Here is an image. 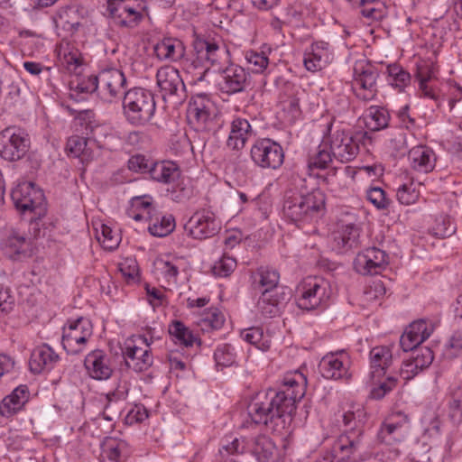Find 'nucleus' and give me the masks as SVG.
Instances as JSON below:
<instances>
[{
  "label": "nucleus",
  "mask_w": 462,
  "mask_h": 462,
  "mask_svg": "<svg viewBox=\"0 0 462 462\" xmlns=\"http://www.w3.org/2000/svg\"><path fill=\"white\" fill-rule=\"evenodd\" d=\"M30 139L21 128L7 127L0 133V156L8 162L22 159L28 152Z\"/></svg>",
  "instance_id": "nucleus-6"
},
{
  "label": "nucleus",
  "mask_w": 462,
  "mask_h": 462,
  "mask_svg": "<svg viewBox=\"0 0 462 462\" xmlns=\"http://www.w3.org/2000/svg\"><path fill=\"white\" fill-rule=\"evenodd\" d=\"M194 51L197 61L207 67L206 70L209 67H217L220 71L228 60V51L225 47L207 40L197 39L194 42Z\"/></svg>",
  "instance_id": "nucleus-18"
},
{
  "label": "nucleus",
  "mask_w": 462,
  "mask_h": 462,
  "mask_svg": "<svg viewBox=\"0 0 462 462\" xmlns=\"http://www.w3.org/2000/svg\"><path fill=\"white\" fill-rule=\"evenodd\" d=\"M390 119L388 111L381 106H370L365 116V123L371 131H379L387 127Z\"/></svg>",
  "instance_id": "nucleus-42"
},
{
  "label": "nucleus",
  "mask_w": 462,
  "mask_h": 462,
  "mask_svg": "<svg viewBox=\"0 0 462 462\" xmlns=\"http://www.w3.org/2000/svg\"><path fill=\"white\" fill-rule=\"evenodd\" d=\"M129 455L130 448L125 440L107 437L101 444V457L111 462H124Z\"/></svg>",
  "instance_id": "nucleus-34"
},
{
  "label": "nucleus",
  "mask_w": 462,
  "mask_h": 462,
  "mask_svg": "<svg viewBox=\"0 0 462 462\" xmlns=\"http://www.w3.org/2000/svg\"><path fill=\"white\" fill-rule=\"evenodd\" d=\"M409 429L408 416L402 411L393 412L382 423L378 431V439L387 445L398 443L405 439Z\"/></svg>",
  "instance_id": "nucleus-16"
},
{
  "label": "nucleus",
  "mask_w": 462,
  "mask_h": 462,
  "mask_svg": "<svg viewBox=\"0 0 462 462\" xmlns=\"http://www.w3.org/2000/svg\"><path fill=\"white\" fill-rule=\"evenodd\" d=\"M156 83L163 98L166 96H179L185 88L179 70L171 66H163L157 70Z\"/></svg>",
  "instance_id": "nucleus-23"
},
{
  "label": "nucleus",
  "mask_w": 462,
  "mask_h": 462,
  "mask_svg": "<svg viewBox=\"0 0 462 462\" xmlns=\"http://www.w3.org/2000/svg\"><path fill=\"white\" fill-rule=\"evenodd\" d=\"M212 104L203 95L192 97L187 109V119L191 127L197 132H208L212 128Z\"/></svg>",
  "instance_id": "nucleus-17"
},
{
  "label": "nucleus",
  "mask_w": 462,
  "mask_h": 462,
  "mask_svg": "<svg viewBox=\"0 0 462 462\" xmlns=\"http://www.w3.org/2000/svg\"><path fill=\"white\" fill-rule=\"evenodd\" d=\"M97 75H89L83 78H77L70 81V88L78 93L90 94L97 92L99 97V85L97 82Z\"/></svg>",
  "instance_id": "nucleus-48"
},
{
  "label": "nucleus",
  "mask_w": 462,
  "mask_h": 462,
  "mask_svg": "<svg viewBox=\"0 0 462 462\" xmlns=\"http://www.w3.org/2000/svg\"><path fill=\"white\" fill-rule=\"evenodd\" d=\"M328 244L337 254H346L360 245L359 233H329Z\"/></svg>",
  "instance_id": "nucleus-35"
},
{
  "label": "nucleus",
  "mask_w": 462,
  "mask_h": 462,
  "mask_svg": "<svg viewBox=\"0 0 462 462\" xmlns=\"http://www.w3.org/2000/svg\"><path fill=\"white\" fill-rule=\"evenodd\" d=\"M408 160L412 170L420 173H429L436 166L437 156L433 149L427 145H417L408 152Z\"/></svg>",
  "instance_id": "nucleus-25"
},
{
  "label": "nucleus",
  "mask_w": 462,
  "mask_h": 462,
  "mask_svg": "<svg viewBox=\"0 0 462 462\" xmlns=\"http://www.w3.org/2000/svg\"><path fill=\"white\" fill-rule=\"evenodd\" d=\"M333 159L334 155L332 154L330 146L328 145V143L324 136L316 151L310 154L308 165L310 169L324 170L329 166Z\"/></svg>",
  "instance_id": "nucleus-39"
},
{
  "label": "nucleus",
  "mask_w": 462,
  "mask_h": 462,
  "mask_svg": "<svg viewBox=\"0 0 462 462\" xmlns=\"http://www.w3.org/2000/svg\"><path fill=\"white\" fill-rule=\"evenodd\" d=\"M184 228L186 231H215L220 229V226L213 213L200 211L190 217Z\"/></svg>",
  "instance_id": "nucleus-38"
},
{
  "label": "nucleus",
  "mask_w": 462,
  "mask_h": 462,
  "mask_svg": "<svg viewBox=\"0 0 462 462\" xmlns=\"http://www.w3.org/2000/svg\"><path fill=\"white\" fill-rule=\"evenodd\" d=\"M385 293L386 289L383 281L374 280L371 283L365 286L363 293V301L367 305H371L381 300Z\"/></svg>",
  "instance_id": "nucleus-50"
},
{
  "label": "nucleus",
  "mask_w": 462,
  "mask_h": 462,
  "mask_svg": "<svg viewBox=\"0 0 462 462\" xmlns=\"http://www.w3.org/2000/svg\"><path fill=\"white\" fill-rule=\"evenodd\" d=\"M92 336V325L88 319L79 318L69 321L63 328L62 346L67 353L75 355L81 352Z\"/></svg>",
  "instance_id": "nucleus-12"
},
{
  "label": "nucleus",
  "mask_w": 462,
  "mask_h": 462,
  "mask_svg": "<svg viewBox=\"0 0 462 462\" xmlns=\"http://www.w3.org/2000/svg\"><path fill=\"white\" fill-rule=\"evenodd\" d=\"M201 322L211 328L218 329L225 322V316L217 308H210L203 313Z\"/></svg>",
  "instance_id": "nucleus-58"
},
{
  "label": "nucleus",
  "mask_w": 462,
  "mask_h": 462,
  "mask_svg": "<svg viewBox=\"0 0 462 462\" xmlns=\"http://www.w3.org/2000/svg\"><path fill=\"white\" fill-rule=\"evenodd\" d=\"M289 295L285 289L261 291L257 309L265 317L275 316L279 313L281 306L289 299Z\"/></svg>",
  "instance_id": "nucleus-26"
},
{
  "label": "nucleus",
  "mask_w": 462,
  "mask_h": 462,
  "mask_svg": "<svg viewBox=\"0 0 462 462\" xmlns=\"http://www.w3.org/2000/svg\"><path fill=\"white\" fill-rule=\"evenodd\" d=\"M145 223H148L147 231H156L158 228L174 231L176 227L175 218L172 215H163L155 210Z\"/></svg>",
  "instance_id": "nucleus-46"
},
{
  "label": "nucleus",
  "mask_w": 462,
  "mask_h": 462,
  "mask_svg": "<svg viewBox=\"0 0 462 462\" xmlns=\"http://www.w3.org/2000/svg\"><path fill=\"white\" fill-rule=\"evenodd\" d=\"M96 142L88 140L86 137L79 135H72L68 139L67 150L69 152L79 158L82 162H90L96 157Z\"/></svg>",
  "instance_id": "nucleus-33"
},
{
  "label": "nucleus",
  "mask_w": 462,
  "mask_h": 462,
  "mask_svg": "<svg viewBox=\"0 0 462 462\" xmlns=\"http://www.w3.org/2000/svg\"><path fill=\"white\" fill-rule=\"evenodd\" d=\"M330 294L327 281L320 277H307L297 287L296 302L300 309L311 310L325 306Z\"/></svg>",
  "instance_id": "nucleus-4"
},
{
  "label": "nucleus",
  "mask_w": 462,
  "mask_h": 462,
  "mask_svg": "<svg viewBox=\"0 0 462 462\" xmlns=\"http://www.w3.org/2000/svg\"><path fill=\"white\" fill-rule=\"evenodd\" d=\"M378 69L370 62L358 60L354 67V89L364 101L373 100L377 94Z\"/></svg>",
  "instance_id": "nucleus-8"
},
{
  "label": "nucleus",
  "mask_w": 462,
  "mask_h": 462,
  "mask_svg": "<svg viewBox=\"0 0 462 462\" xmlns=\"http://www.w3.org/2000/svg\"><path fill=\"white\" fill-rule=\"evenodd\" d=\"M250 155L253 162L263 169H278L284 160L282 147L268 138L256 141L251 148Z\"/></svg>",
  "instance_id": "nucleus-13"
},
{
  "label": "nucleus",
  "mask_w": 462,
  "mask_h": 462,
  "mask_svg": "<svg viewBox=\"0 0 462 462\" xmlns=\"http://www.w3.org/2000/svg\"><path fill=\"white\" fill-rule=\"evenodd\" d=\"M153 161L146 158L144 155L136 154L128 161V169L134 172L150 174Z\"/></svg>",
  "instance_id": "nucleus-60"
},
{
  "label": "nucleus",
  "mask_w": 462,
  "mask_h": 462,
  "mask_svg": "<svg viewBox=\"0 0 462 462\" xmlns=\"http://www.w3.org/2000/svg\"><path fill=\"white\" fill-rule=\"evenodd\" d=\"M370 369L373 378L384 375L393 364V346H377L369 353Z\"/></svg>",
  "instance_id": "nucleus-30"
},
{
  "label": "nucleus",
  "mask_w": 462,
  "mask_h": 462,
  "mask_svg": "<svg viewBox=\"0 0 462 462\" xmlns=\"http://www.w3.org/2000/svg\"><path fill=\"white\" fill-rule=\"evenodd\" d=\"M156 103L152 92L142 88H134L125 93L123 113L125 120L134 126H143L153 117Z\"/></svg>",
  "instance_id": "nucleus-2"
},
{
  "label": "nucleus",
  "mask_w": 462,
  "mask_h": 462,
  "mask_svg": "<svg viewBox=\"0 0 462 462\" xmlns=\"http://www.w3.org/2000/svg\"><path fill=\"white\" fill-rule=\"evenodd\" d=\"M247 451L259 462H274L277 448L274 442L265 435H259L246 441Z\"/></svg>",
  "instance_id": "nucleus-29"
},
{
  "label": "nucleus",
  "mask_w": 462,
  "mask_h": 462,
  "mask_svg": "<svg viewBox=\"0 0 462 462\" xmlns=\"http://www.w3.org/2000/svg\"><path fill=\"white\" fill-rule=\"evenodd\" d=\"M360 6L362 15L372 21L380 20L385 14L384 7L378 0L363 3Z\"/></svg>",
  "instance_id": "nucleus-55"
},
{
  "label": "nucleus",
  "mask_w": 462,
  "mask_h": 462,
  "mask_svg": "<svg viewBox=\"0 0 462 462\" xmlns=\"http://www.w3.org/2000/svg\"><path fill=\"white\" fill-rule=\"evenodd\" d=\"M352 360L348 352L339 350L325 355L319 364L321 375L331 380H349Z\"/></svg>",
  "instance_id": "nucleus-11"
},
{
  "label": "nucleus",
  "mask_w": 462,
  "mask_h": 462,
  "mask_svg": "<svg viewBox=\"0 0 462 462\" xmlns=\"http://www.w3.org/2000/svg\"><path fill=\"white\" fill-rule=\"evenodd\" d=\"M412 351L411 358L418 364L419 368L422 371L428 368L434 359L433 352L429 347L415 348Z\"/></svg>",
  "instance_id": "nucleus-59"
},
{
  "label": "nucleus",
  "mask_w": 462,
  "mask_h": 462,
  "mask_svg": "<svg viewBox=\"0 0 462 462\" xmlns=\"http://www.w3.org/2000/svg\"><path fill=\"white\" fill-rule=\"evenodd\" d=\"M236 268V260L233 257L224 254L218 261L214 263L212 272L216 276L227 277L235 271Z\"/></svg>",
  "instance_id": "nucleus-54"
},
{
  "label": "nucleus",
  "mask_w": 462,
  "mask_h": 462,
  "mask_svg": "<svg viewBox=\"0 0 462 462\" xmlns=\"http://www.w3.org/2000/svg\"><path fill=\"white\" fill-rule=\"evenodd\" d=\"M29 400V392L26 385L16 387L9 395L5 396L0 404V413L4 417H11L22 410Z\"/></svg>",
  "instance_id": "nucleus-32"
},
{
  "label": "nucleus",
  "mask_w": 462,
  "mask_h": 462,
  "mask_svg": "<svg viewBox=\"0 0 462 462\" xmlns=\"http://www.w3.org/2000/svg\"><path fill=\"white\" fill-rule=\"evenodd\" d=\"M253 135V129L247 119L235 117L230 123L226 146L232 151H241Z\"/></svg>",
  "instance_id": "nucleus-27"
},
{
  "label": "nucleus",
  "mask_w": 462,
  "mask_h": 462,
  "mask_svg": "<svg viewBox=\"0 0 462 462\" xmlns=\"http://www.w3.org/2000/svg\"><path fill=\"white\" fill-rule=\"evenodd\" d=\"M95 238L105 250L108 251L116 249L122 241L121 233H95Z\"/></svg>",
  "instance_id": "nucleus-57"
},
{
  "label": "nucleus",
  "mask_w": 462,
  "mask_h": 462,
  "mask_svg": "<svg viewBox=\"0 0 462 462\" xmlns=\"http://www.w3.org/2000/svg\"><path fill=\"white\" fill-rule=\"evenodd\" d=\"M61 63L68 72L78 74V69L80 68L82 61L79 54L75 51L65 53L61 59Z\"/></svg>",
  "instance_id": "nucleus-63"
},
{
  "label": "nucleus",
  "mask_w": 462,
  "mask_h": 462,
  "mask_svg": "<svg viewBox=\"0 0 462 462\" xmlns=\"http://www.w3.org/2000/svg\"><path fill=\"white\" fill-rule=\"evenodd\" d=\"M279 280V273L269 267L258 268L254 275L255 287L260 291L282 289L278 287Z\"/></svg>",
  "instance_id": "nucleus-40"
},
{
  "label": "nucleus",
  "mask_w": 462,
  "mask_h": 462,
  "mask_svg": "<svg viewBox=\"0 0 462 462\" xmlns=\"http://www.w3.org/2000/svg\"><path fill=\"white\" fill-rule=\"evenodd\" d=\"M396 197L400 203L411 205L418 199L419 192L412 187V184H403L397 189Z\"/></svg>",
  "instance_id": "nucleus-62"
},
{
  "label": "nucleus",
  "mask_w": 462,
  "mask_h": 462,
  "mask_svg": "<svg viewBox=\"0 0 462 462\" xmlns=\"http://www.w3.org/2000/svg\"><path fill=\"white\" fill-rule=\"evenodd\" d=\"M154 273L159 280H163L169 285L176 283L179 268L171 261L157 257L153 263Z\"/></svg>",
  "instance_id": "nucleus-41"
},
{
  "label": "nucleus",
  "mask_w": 462,
  "mask_h": 462,
  "mask_svg": "<svg viewBox=\"0 0 462 462\" xmlns=\"http://www.w3.org/2000/svg\"><path fill=\"white\" fill-rule=\"evenodd\" d=\"M169 333L176 343L187 347L193 346L198 341L192 331L179 320L171 323Z\"/></svg>",
  "instance_id": "nucleus-43"
},
{
  "label": "nucleus",
  "mask_w": 462,
  "mask_h": 462,
  "mask_svg": "<svg viewBox=\"0 0 462 462\" xmlns=\"http://www.w3.org/2000/svg\"><path fill=\"white\" fill-rule=\"evenodd\" d=\"M156 57L162 61L176 62L185 54L183 42L176 38H164L154 46Z\"/></svg>",
  "instance_id": "nucleus-31"
},
{
  "label": "nucleus",
  "mask_w": 462,
  "mask_h": 462,
  "mask_svg": "<svg viewBox=\"0 0 462 462\" xmlns=\"http://www.w3.org/2000/svg\"><path fill=\"white\" fill-rule=\"evenodd\" d=\"M245 60L249 69L254 73H263L269 64V59L263 52L248 51L245 52Z\"/></svg>",
  "instance_id": "nucleus-53"
},
{
  "label": "nucleus",
  "mask_w": 462,
  "mask_h": 462,
  "mask_svg": "<svg viewBox=\"0 0 462 462\" xmlns=\"http://www.w3.org/2000/svg\"><path fill=\"white\" fill-rule=\"evenodd\" d=\"M12 199L18 210L23 214H33L30 221H36L45 213L43 203L44 196L41 189H36L32 182H23L18 184L12 190Z\"/></svg>",
  "instance_id": "nucleus-5"
},
{
  "label": "nucleus",
  "mask_w": 462,
  "mask_h": 462,
  "mask_svg": "<svg viewBox=\"0 0 462 462\" xmlns=\"http://www.w3.org/2000/svg\"><path fill=\"white\" fill-rule=\"evenodd\" d=\"M149 176L155 181L168 184L178 179L179 168L171 161L153 162Z\"/></svg>",
  "instance_id": "nucleus-36"
},
{
  "label": "nucleus",
  "mask_w": 462,
  "mask_h": 462,
  "mask_svg": "<svg viewBox=\"0 0 462 462\" xmlns=\"http://www.w3.org/2000/svg\"><path fill=\"white\" fill-rule=\"evenodd\" d=\"M34 240L35 236L32 233H4L0 248L8 258L22 260L34 254Z\"/></svg>",
  "instance_id": "nucleus-14"
},
{
  "label": "nucleus",
  "mask_w": 462,
  "mask_h": 462,
  "mask_svg": "<svg viewBox=\"0 0 462 462\" xmlns=\"http://www.w3.org/2000/svg\"><path fill=\"white\" fill-rule=\"evenodd\" d=\"M362 445L361 432L351 431L349 434L341 435L338 439V446L341 451L354 454L360 449Z\"/></svg>",
  "instance_id": "nucleus-52"
},
{
  "label": "nucleus",
  "mask_w": 462,
  "mask_h": 462,
  "mask_svg": "<svg viewBox=\"0 0 462 462\" xmlns=\"http://www.w3.org/2000/svg\"><path fill=\"white\" fill-rule=\"evenodd\" d=\"M97 80L99 85V97L109 103L121 97L126 84L125 74L116 68L101 69Z\"/></svg>",
  "instance_id": "nucleus-15"
},
{
  "label": "nucleus",
  "mask_w": 462,
  "mask_h": 462,
  "mask_svg": "<svg viewBox=\"0 0 462 462\" xmlns=\"http://www.w3.org/2000/svg\"><path fill=\"white\" fill-rule=\"evenodd\" d=\"M84 365L88 375L95 380H106L113 374L110 357L100 349L88 353L85 357Z\"/></svg>",
  "instance_id": "nucleus-21"
},
{
  "label": "nucleus",
  "mask_w": 462,
  "mask_h": 462,
  "mask_svg": "<svg viewBox=\"0 0 462 462\" xmlns=\"http://www.w3.org/2000/svg\"><path fill=\"white\" fill-rule=\"evenodd\" d=\"M337 226L343 231H354L363 229L361 222L356 214L351 212H344L337 219Z\"/></svg>",
  "instance_id": "nucleus-61"
},
{
  "label": "nucleus",
  "mask_w": 462,
  "mask_h": 462,
  "mask_svg": "<svg viewBox=\"0 0 462 462\" xmlns=\"http://www.w3.org/2000/svg\"><path fill=\"white\" fill-rule=\"evenodd\" d=\"M222 79L218 83L222 92L226 94H236L245 89L249 74L245 69L238 65L230 64L220 70Z\"/></svg>",
  "instance_id": "nucleus-22"
},
{
  "label": "nucleus",
  "mask_w": 462,
  "mask_h": 462,
  "mask_svg": "<svg viewBox=\"0 0 462 462\" xmlns=\"http://www.w3.org/2000/svg\"><path fill=\"white\" fill-rule=\"evenodd\" d=\"M366 199L378 209H384L390 204V199L380 187H370L366 190Z\"/></svg>",
  "instance_id": "nucleus-56"
},
{
  "label": "nucleus",
  "mask_w": 462,
  "mask_h": 462,
  "mask_svg": "<svg viewBox=\"0 0 462 462\" xmlns=\"http://www.w3.org/2000/svg\"><path fill=\"white\" fill-rule=\"evenodd\" d=\"M307 378L300 371L290 372L283 378V390L258 393L247 407L248 417L254 424H263L273 432H289L296 402L306 392Z\"/></svg>",
  "instance_id": "nucleus-1"
},
{
  "label": "nucleus",
  "mask_w": 462,
  "mask_h": 462,
  "mask_svg": "<svg viewBox=\"0 0 462 462\" xmlns=\"http://www.w3.org/2000/svg\"><path fill=\"white\" fill-rule=\"evenodd\" d=\"M388 263L385 251L374 245L357 254L354 268L362 275L377 274L385 269Z\"/></svg>",
  "instance_id": "nucleus-19"
},
{
  "label": "nucleus",
  "mask_w": 462,
  "mask_h": 462,
  "mask_svg": "<svg viewBox=\"0 0 462 462\" xmlns=\"http://www.w3.org/2000/svg\"><path fill=\"white\" fill-rule=\"evenodd\" d=\"M325 204L324 194L319 190L303 193L288 190L283 203L284 216L291 222L306 221L315 212L319 211Z\"/></svg>",
  "instance_id": "nucleus-3"
},
{
  "label": "nucleus",
  "mask_w": 462,
  "mask_h": 462,
  "mask_svg": "<svg viewBox=\"0 0 462 462\" xmlns=\"http://www.w3.org/2000/svg\"><path fill=\"white\" fill-rule=\"evenodd\" d=\"M389 82L397 88L402 91L411 81L410 74L398 65H391L388 67Z\"/></svg>",
  "instance_id": "nucleus-49"
},
{
  "label": "nucleus",
  "mask_w": 462,
  "mask_h": 462,
  "mask_svg": "<svg viewBox=\"0 0 462 462\" xmlns=\"http://www.w3.org/2000/svg\"><path fill=\"white\" fill-rule=\"evenodd\" d=\"M145 291L147 300L153 309L162 306L166 302V297L161 290L146 285Z\"/></svg>",
  "instance_id": "nucleus-64"
},
{
  "label": "nucleus",
  "mask_w": 462,
  "mask_h": 462,
  "mask_svg": "<svg viewBox=\"0 0 462 462\" xmlns=\"http://www.w3.org/2000/svg\"><path fill=\"white\" fill-rule=\"evenodd\" d=\"M245 439H238L233 436H226L222 440L219 449L221 457L225 459L231 455H239L247 451Z\"/></svg>",
  "instance_id": "nucleus-45"
},
{
  "label": "nucleus",
  "mask_w": 462,
  "mask_h": 462,
  "mask_svg": "<svg viewBox=\"0 0 462 462\" xmlns=\"http://www.w3.org/2000/svg\"><path fill=\"white\" fill-rule=\"evenodd\" d=\"M118 270L127 282H136L139 280L140 270L134 257H126L118 263Z\"/></svg>",
  "instance_id": "nucleus-51"
},
{
  "label": "nucleus",
  "mask_w": 462,
  "mask_h": 462,
  "mask_svg": "<svg viewBox=\"0 0 462 462\" xmlns=\"http://www.w3.org/2000/svg\"><path fill=\"white\" fill-rule=\"evenodd\" d=\"M150 345L148 338L143 335L134 336L125 342L123 354L128 368L143 372L151 367L153 358Z\"/></svg>",
  "instance_id": "nucleus-7"
},
{
  "label": "nucleus",
  "mask_w": 462,
  "mask_h": 462,
  "mask_svg": "<svg viewBox=\"0 0 462 462\" xmlns=\"http://www.w3.org/2000/svg\"><path fill=\"white\" fill-rule=\"evenodd\" d=\"M241 337L257 349L266 351L271 346L268 337H264L263 329L258 327H253L241 332Z\"/></svg>",
  "instance_id": "nucleus-44"
},
{
  "label": "nucleus",
  "mask_w": 462,
  "mask_h": 462,
  "mask_svg": "<svg viewBox=\"0 0 462 462\" xmlns=\"http://www.w3.org/2000/svg\"><path fill=\"white\" fill-rule=\"evenodd\" d=\"M433 328L425 320L412 322L403 332L400 338V345L407 352L417 348L432 333Z\"/></svg>",
  "instance_id": "nucleus-24"
},
{
  "label": "nucleus",
  "mask_w": 462,
  "mask_h": 462,
  "mask_svg": "<svg viewBox=\"0 0 462 462\" xmlns=\"http://www.w3.org/2000/svg\"><path fill=\"white\" fill-rule=\"evenodd\" d=\"M59 360V356L48 345L43 344L35 347L29 360L30 370L40 374L51 370Z\"/></svg>",
  "instance_id": "nucleus-28"
},
{
  "label": "nucleus",
  "mask_w": 462,
  "mask_h": 462,
  "mask_svg": "<svg viewBox=\"0 0 462 462\" xmlns=\"http://www.w3.org/2000/svg\"><path fill=\"white\" fill-rule=\"evenodd\" d=\"M325 138L330 146L334 159L340 162L353 161L359 152L360 140L357 135H353L348 131L339 129L332 131L329 127V133Z\"/></svg>",
  "instance_id": "nucleus-10"
},
{
  "label": "nucleus",
  "mask_w": 462,
  "mask_h": 462,
  "mask_svg": "<svg viewBox=\"0 0 462 462\" xmlns=\"http://www.w3.org/2000/svg\"><path fill=\"white\" fill-rule=\"evenodd\" d=\"M214 359L217 367H228L236 360V352L230 344L218 345L214 352Z\"/></svg>",
  "instance_id": "nucleus-47"
},
{
  "label": "nucleus",
  "mask_w": 462,
  "mask_h": 462,
  "mask_svg": "<svg viewBox=\"0 0 462 462\" xmlns=\"http://www.w3.org/2000/svg\"><path fill=\"white\" fill-rule=\"evenodd\" d=\"M143 0H109L107 11L115 22L125 27H135L145 10Z\"/></svg>",
  "instance_id": "nucleus-9"
},
{
  "label": "nucleus",
  "mask_w": 462,
  "mask_h": 462,
  "mask_svg": "<svg viewBox=\"0 0 462 462\" xmlns=\"http://www.w3.org/2000/svg\"><path fill=\"white\" fill-rule=\"evenodd\" d=\"M153 211L154 208L152 206V199L151 197H134L131 199V205L127 210V215L136 222H146Z\"/></svg>",
  "instance_id": "nucleus-37"
},
{
  "label": "nucleus",
  "mask_w": 462,
  "mask_h": 462,
  "mask_svg": "<svg viewBox=\"0 0 462 462\" xmlns=\"http://www.w3.org/2000/svg\"><path fill=\"white\" fill-rule=\"evenodd\" d=\"M334 59L330 45L323 41L315 42L308 47L303 55V64L307 70L317 72L326 68Z\"/></svg>",
  "instance_id": "nucleus-20"
}]
</instances>
